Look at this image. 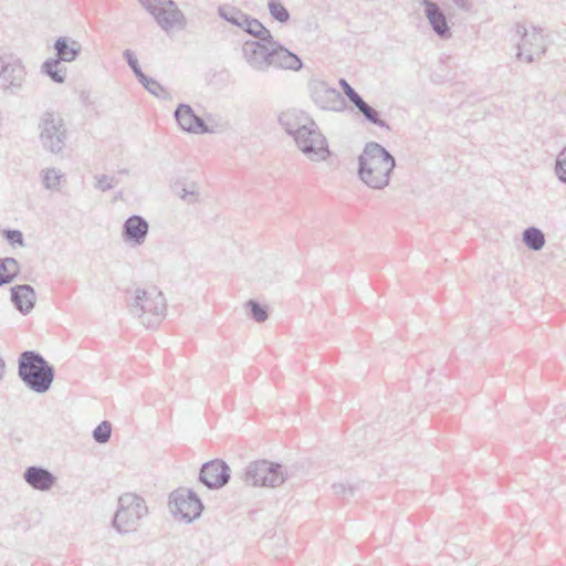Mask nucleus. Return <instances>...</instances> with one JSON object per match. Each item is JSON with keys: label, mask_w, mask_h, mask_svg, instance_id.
Returning a JSON list of instances; mask_svg holds the SVG:
<instances>
[{"label": "nucleus", "mask_w": 566, "mask_h": 566, "mask_svg": "<svg viewBox=\"0 0 566 566\" xmlns=\"http://www.w3.org/2000/svg\"><path fill=\"white\" fill-rule=\"evenodd\" d=\"M247 64L256 72L270 70L271 44L262 41H247L242 45Z\"/></svg>", "instance_id": "14"}, {"label": "nucleus", "mask_w": 566, "mask_h": 566, "mask_svg": "<svg viewBox=\"0 0 566 566\" xmlns=\"http://www.w3.org/2000/svg\"><path fill=\"white\" fill-rule=\"evenodd\" d=\"M4 368H6L4 360L0 357V380L3 378Z\"/></svg>", "instance_id": "43"}, {"label": "nucleus", "mask_w": 566, "mask_h": 566, "mask_svg": "<svg viewBox=\"0 0 566 566\" xmlns=\"http://www.w3.org/2000/svg\"><path fill=\"white\" fill-rule=\"evenodd\" d=\"M271 44V57L270 69L292 70L298 71L302 69V60L295 53L289 51L280 42L272 38V41L268 42Z\"/></svg>", "instance_id": "17"}, {"label": "nucleus", "mask_w": 566, "mask_h": 566, "mask_svg": "<svg viewBox=\"0 0 566 566\" xmlns=\"http://www.w3.org/2000/svg\"><path fill=\"white\" fill-rule=\"evenodd\" d=\"M292 475L291 468L266 460H259L247 467L244 481L253 486L277 488L291 479Z\"/></svg>", "instance_id": "6"}, {"label": "nucleus", "mask_w": 566, "mask_h": 566, "mask_svg": "<svg viewBox=\"0 0 566 566\" xmlns=\"http://www.w3.org/2000/svg\"><path fill=\"white\" fill-rule=\"evenodd\" d=\"M523 243L532 251H539L545 245V234L536 227H528L522 233Z\"/></svg>", "instance_id": "26"}, {"label": "nucleus", "mask_w": 566, "mask_h": 566, "mask_svg": "<svg viewBox=\"0 0 566 566\" xmlns=\"http://www.w3.org/2000/svg\"><path fill=\"white\" fill-rule=\"evenodd\" d=\"M339 85L343 88L344 94L348 97V99L355 104L361 96L348 84V82L344 78L339 80Z\"/></svg>", "instance_id": "37"}, {"label": "nucleus", "mask_w": 566, "mask_h": 566, "mask_svg": "<svg viewBox=\"0 0 566 566\" xmlns=\"http://www.w3.org/2000/svg\"><path fill=\"white\" fill-rule=\"evenodd\" d=\"M147 514L148 506L140 495L132 492L124 493L118 497L113 526L120 534L136 532Z\"/></svg>", "instance_id": "5"}, {"label": "nucleus", "mask_w": 566, "mask_h": 566, "mask_svg": "<svg viewBox=\"0 0 566 566\" xmlns=\"http://www.w3.org/2000/svg\"><path fill=\"white\" fill-rule=\"evenodd\" d=\"M112 436V424L109 421L104 420L102 421L92 433L93 439L99 443L104 444L109 441Z\"/></svg>", "instance_id": "31"}, {"label": "nucleus", "mask_w": 566, "mask_h": 566, "mask_svg": "<svg viewBox=\"0 0 566 566\" xmlns=\"http://www.w3.org/2000/svg\"><path fill=\"white\" fill-rule=\"evenodd\" d=\"M60 60L50 59L42 64V72L46 74L53 82L63 83L65 81V70H57Z\"/></svg>", "instance_id": "29"}, {"label": "nucleus", "mask_w": 566, "mask_h": 566, "mask_svg": "<svg viewBox=\"0 0 566 566\" xmlns=\"http://www.w3.org/2000/svg\"><path fill=\"white\" fill-rule=\"evenodd\" d=\"M54 49L57 54L56 60H60V62H73L78 56L82 46L75 40L59 38L54 43Z\"/></svg>", "instance_id": "22"}, {"label": "nucleus", "mask_w": 566, "mask_h": 566, "mask_svg": "<svg viewBox=\"0 0 566 566\" xmlns=\"http://www.w3.org/2000/svg\"><path fill=\"white\" fill-rule=\"evenodd\" d=\"M218 14L227 22L238 28H241L243 31L247 32V25L248 21L250 20V15H248L240 9L233 6L223 4L218 8Z\"/></svg>", "instance_id": "23"}, {"label": "nucleus", "mask_w": 566, "mask_h": 566, "mask_svg": "<svg viewBox=\"0 0 566 566\" xmlns=\"http://www.w3.org/2000/svg\"><path fill=\"white\" fill-rule=\"evenodd\" d=\"M165 31L184 30L187 19L174 0H138Z\"/></svg>", "instance_id": "8"}, {"label": "nucleus", "mask_w": 566, "mask_h": 566, "mask_svg": "<svg viewBox=\"0 0 566 566\" xmlns=\"http://www.w3.org/2000/svg\"><path fill=\"white\" fill-rule=\"evenodd\" d=\"M169 509L175 517L189 523L201 515L203 505L192 490L178 489L169 496Z\"/></svg>", "instance_id": "10"}, {"label": "nucleus", "mask_w": 566, "mask_h": 566, "mask_svg": "<svg viewBox=\"0 0 566 566\" xmlns=\"http://www.w3.org/2000/svg\"><path fill=\"white\" fill-rule=\"evenodd\" d=\"M123 55H124L127 64L129 65V67L135 73V75H137L138 73L142 72V69H140L138 61H137L135 54L133 53V51L127 49L124 51Z\"/></svg>", "instance_id": "39"}, {"label": "nucleus", "mask_w": 566, "mask_h": 566, "mask_svg": "<svg viewBox=\"0 0 566 566\" xmlns=\"http://www.w3.org/2000/svg\"><path fill=\"white\" fill-rule=\"evenodd\" d=\"M282 273V263L274 259H268L254 264L251 272V279L262 283H273L280 280Z\"/></svg>", "instance_id": "19"}, {"label": "nucleus", "mask_w": 566, "mask_h": 566, "mask_svg": "<svg viewBox=\"0 0 566 566\" xmlns=\"http://www.w3.org/2000/svg\"><path fill=\"white\" fill-rule=\"evenodd\" d=\"M332 489H333V492L336 494V495H343L345 494L346 492H349L350 494H353V489L350 486H347L345 483L343 482H336L332 485Z\"/></svg>", "instance_id": "40"}, {"label": "nucleus", "mask_w": 566, "mask_h": 566, "mask_svg": "<svg viewBox=\"0 0 566 566\" xmlns=\"http://www.w3.org/2000/svg\"><path fill=\"white\" fill-rule=\"evenodd\" d=\"M247 33L258 39V41H272V34L258 19L250 17L247 25Z\"/></svg>", "instance_id": "28"}, {"label": "nucleus", "mask_w": 566, "mask_h": 566, "mask_svg": "<svg viewBox=\"0 0 566 566\" xmlns=\"http://www.w3.org/2000/svg\"><path fill=\"white\" fill-rule=\"evenodd\" d=\"M420 4L423 7V13L436 35L442 40L450 39L452 31L446 13L439 4L431 0H421Z\"/></svg>", "instance_id": "16"}, {"label": "nucleus", "mask_w": 566, "mask_h": 566, "mask_svg": "<svg viewBox=\"0 0 566 566\" xmlns=\"http://www.w3.org/2000/svg\"><path fill=\"white\" fill-rule=\"evenodd\" d=\"M18 375L30 390L45 394L53 384L55 370L38 352L25 350L19 356Z\"/></svg>", "instance_id": "4"}, {"label": "nucleus", "mask_w": 566, "mask_h": 566, "mask_svg": "<svg viewBox=\"0 0 566 566\" xmlns=\"http://www.w3.org/2000/svg\"><path fill=\"white\" fill-rule=\"evenodd\" d=\"M11 302L14 307L22 314L27 315L35 306L36 294L34 289L29 284H21L11 287Z\"/></svg>", "instance_id": "20"}, {"label": "nucleus", "mask_w": 566, "mask_h": 566, "mask_svg": "<svg viewBox=\"0 0 566 566\" xmlns=\"http://www.w3.org/2000/svg\"><path fill=\"white\" fill-rule=\"evenodd\" d=\"M148 232V221L139 214H133L124 221L120 235L126 244L140 247L145 243Z\"/></svg>", "instance_id": "15"}, {"label": "nucleus", "mask_w": 566, "mask_h": 566, "mask_svg": "<svg viewBox=\"0 0 566 566\" xmlns=\"http://www.w3.org/2000/svg\"><path fill=\"white\" fill-rule=\"evenodd\" d=\"M245 306L250 308L251 317L258 322L263 323L268 319L269 314L265 306L261 305L259 302L254 300H249L245 303Z\"/></svg>", "instance_id": "33"}, {"label": "nucleus", "mask_w": 566, "mask_h": 566, "mask_svg": "<svg viewBox=\"0 0 566 566\" xmlns=\"http://www.w3.org/2000/svg\"><path fill=\"white\" fill-rule=\"evenodd\" d=\"M308 88L313 102L321 109L340 112L346 107V102L340 93L326 82L312 80L308 83Z\"/></svg>", "instance_id": "12"}, {"label": "nucleus", "mask_w": 566, "mask_h": 566, "mask_svg": "<svg viewBox=\"0 0 566 566\" xmlns=\"http://www.w3.org/2000/svg\"><path fill=\"white\" fill-rule=\"evenodd\" d=\"M145 88L153 95L157 97L166 98L168 96V92L161 86L159 82H157L155 78H151L148 86H145Z\"/></svg>", "instance_id": "36"}, {"label": "nucleus", "mask_w": 566, "mask_h": 566, "mask_svg": "<svg viewBox=\"0 0 566 566\" xmlns=\"http://www.w3.org/2000/svg\"><path fill=\"white\" fill-rule=\"evenodd\" d=\"M357 163L358 179L368 188L382 190L389 186L396 159L382 145L366 143Z\"/></svg>", "instance_id": "2"}, {"label": "nucleus", "mask_w": 566, "mask_h": 566, "mask_svg": "<svg viewBox=\"0 0 566 566\" xmlns=\"http://www.w3.org/2000/svg\"><path fill=\"white\" fill-rule=\"evenodd\" d=\"M174 190L176 195L188 205H193L200 201L199 187L193 181L176 184Z\"/></svg>", "instance_id": "25"}, {"label": "nucleus", "mask_w": 566, "mask_h": 566, "mask_svg": "<svg viewBox=\"0 0 566 566\" xmlns=\"http://www.w3.org/2000/svg\"><path fill=\"white\" fill-rule=\"evenodd\" d=\"M95 187L101 191H106L115 187L114 177L99 175L95 177Z\"/></svg>", "instance_id": "35"}, {"label": "nucleus", "mask_w": 566, "mask_h": 566, "mask_svg": "<svg viewBox=\"0 0 566 566\" xmlns=\"http://www.w3.org/2000/svg\"><path fill=\"white\" fill-rule=\"evenodd\" d=\"M25 76V67L19 59L0 55V88L15 94L22 90Z\"/></svg>", "instance_id": "11"}, {"label": "nucleus", "mask_w": 566, "mask_h": 566, "mask_svg": "<svg viewBox=\"0 0 566 566\" xmlns=\"http://www.w3.org/2000/svg\"><path fill=\"white\" fill-rule=\"evenodd\" d=\"M63 177V174L55 169L50 168L46 170H43L42 172V181L46 189L57 191L60 189V181Z\"/></svg>", "instance_id": "30"}, {"label": "nucleus", "mask_w": 566, "mask_h": 566, "mask_svg": "<svg viewBox=\"0 0 566 566\" xmlns=\"http://www.w3.org/2000/svg\"><path fill=\"white\" fill-rule=\"evenodd\" d=\"M452 2L463 11H469L471 9L470 0H452Z\"/></svg>", "instance_id": "41"}, {"label": "nucleus", "mask_w": 566, "mask_h": 566, "mask_svg": "<svg viewBox=\"0 0 566 566\" xmlns=\"http://www.w3.org/2000/svg\"><path fill=\"white\" fill-rule=\"evenodd\" d=\"M39 139L44 150L61 154L67 140V129L60 114L46 111L39 120Z\"/></svg>", "instance_id": "7"}, {"label": "nucleus", "mask_w": 566, "mask_h": 566, "mask_svg": "<svg viewBox=\"0 0 566 566\" xmlns=\"http://www.w3.org/2000/svg\"><path fill=\"white\" fill-rule=\"evenodd\" d=\"M20 270L19 263L13 258L0 259V286L11 283Z\"/></svg>", "instance_id": "27"}, {"label": "nucleus", "mask_w": 566, "mask_h": 566, "mask_svg": "<svg viewBox=\"0 0 566 566\" xmlns=\"http://www.w3.org/2000/svg\"><path fill=\"white\" fill-rule=\"evenodd\" d=\"M24 481L34 490L49 491L54 485L56 478L45 468L32 465L23 473Z\"/></svg>", "instance_id": "21"}, {"label": "nucleus", "mask_w": 566, "mask_h": 566, "mask_svg": "<svg viewBox=\"0 0 566 566\" xmlns=\"http://www.w3.org/2000/svg\"><path fill=\"white\" fill-rule=\"evenodd\" d=\"M279 122L310 160L323 161L331 156L326 137L307 113L287 109L281 113Z\"/></svg>", "instance_id": "1"}, {"label": "nucleus", "mask_w": 566, "mask_h": 566, "mask_svg": "<svg viewBox=\"0 0 566 566\" xmlns=\"http://www.w3.org/2000/svg\"><path fill=\"white\" fill-rule=\"evenodd\" d=\"M554 172L557 179L566 185V146L558 153L556 160Z\"/></svg>", "instance_id": "34"}, {"label": "nucleus", "mask_w": 566, "mask_h": 566, "mask_svg": "<svg viewBox=\"0 0 566 566\" xmlns=\"http://www.w3.org/2000/svg\"><path fill=\"white\" fill-rule=\"evenodd\" d=\"M515 32L521 38L517 43L516 57L526 63H532L545 54L547 44L543 30L537 27L527 29L525 24L517 22Z\"/></svg>", "instance_id": "9"}, {"label": "nucleus", "mask_w": 566, "mask_h": 566, "mask_svg": "<svg viewBox=\"0 0 566 566\" xmlns=\"http://www.w3.org/2000/svg\"><path fill=\"white\" fill-rule=\"evenodd\" d=\"M3 234L10 244L23 245L24 243L23 234L19 230H6Z\"/></svg>", "instance_id": "38"}, {"label": "nucleus", "mask_w": 566, "mask_h": 566, "mask_svg": "<svg viewBox=\"0 0 566 566\" xmlns=\"http://www.w3.org/2000/svg\"><path fill=\"white\" fill-rule=\"evenodd\" d=\"M354 105L363 114L364 118L368 123H370L375 126H378L380 128L390 129L387 122L381 119L380 113L377 109H375L374 107H371L367 102H365L363 97L359 98V101H357Z\"/></svg>", "instance_id": "24"}, {"label": "nucleus", "mask_w": 566, "mask_h": 566, "mask_svg": "<svg viewBox=\"0 0 566 566\" xmlns=\"http://www.w3.org/2000/svg\"><path fill=\"white\" fill-rule=\"evenodd\" d=\"M269 11L271 15L279 22L284 23L290 20V13L287 9L276 0L269 1Z\"/></svg>", "instance_id": "32"}, {"label": "nucleus", "mask_w": 566, "mask_h": 566, "mask_svg": "<svg viewBox=\"0 0 566 566\" xmlns=\"http://www.w3.org/2000/svg\"><path fill=\"white\" fill-rule=\"evenodd\" d=\"M231 469L220 459H214L202 464L199 471V482L210 490H218L228 484Z\"/></svg>", "instance_id": "13"}, {"label": "nucleus", "mask_w": 566, "mask_h": 566, "mask_svg": "<svg viewBox=\"0 0 566 566\" xmlns=\"http://www.w3.org/2000/svg\"><path fill=\"white\" fill-rule=\"evenodd\" d=\"M175 118L180 128L188 133L205 134L211 130L205 120L197 116L193 109L187 104H179L175 111Z\"/></svg>", "instance_id": "18"}, {"label": "nucleus", "mask_w": 566, "mask_h": 566, "mask_svg": "<svg viewBox=\"0 0 566 566\" xmlns=\"http://www.w3.org/2000/svg\"><path fill=\"white\" fill-rule=\"evenodd\" d=\"M136 76L139 80V82L143 84L144 87L148 86L149 82L153 78V77H148L146 74H144L143 71L140 73H138Z\"/></svg>", "instance_id": "42"}, {"label": "nucleus", "mask_w": 566, "mask_h": 566, "mask_svg": "<svg viewBox=\"0 0 566 566\" xmlns=\"http://www.w3.org/2000/svg\"><path fill=\"white\" fill-rule=\"evenodd\" d=\"M128 294L130 314L147 328L158 326L167 311V302L161 290L154 284H144L135 286Z\"/></svg>", "instance_id": "3"}]
</instances>
